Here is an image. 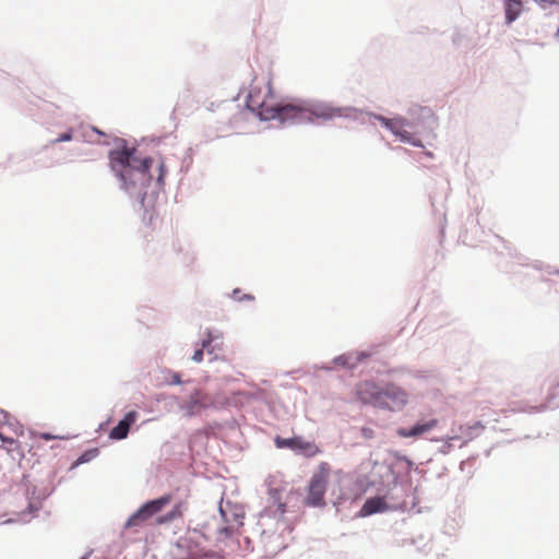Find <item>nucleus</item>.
Wrapping results in <instances>:
<instances>
[{"label": "nucleus", "mask_w": 559, "mask_h": 559, "mask_svg": "<svg viewBox=\"0 0 559 559\" xmlns=\"http://www.w3.org/2000/svg\"><path fill=\"white\" fill-rule=\"evenodd\" d=\"M109 166L128 193L143 194L155 180L158 188L165 185L167 173L163 157L143 156L138 148L123 146L108 154Z\"/></svg>", "instance_id": "obj_1"}, {"label": "nucleus", "mask_w": 559, "mask_h": 559, "mask_svg": "<svg viewBox=\"0 0 559 559\" xmlns=\"http://www.w3.org/2000/svg\"><path fill=\"white\" fill-rule=\"evenodd\" d=\"M247 106L263 120L278 119L282 122L292 121L297 123L310 121L308 108L275 102L271 81H266L263 85L255 82L251 84Z\"/></svg>", "instance_id": "obj_2"}, {"label": "nucleus", "mask_w": 559, "mask_h": 559, "mask_svg": "<svg viewBox=\"0 0 559 559\" xmlns=\"http://www.w3.org/2000/svg\"><path fill=\"white\" fill-rule=\"evenodd\" d=\"M333 477L338 484L345 477L342 471H332L328 462H321L318 469L312 474L309 485L307 487V493L304 503L308 507L322 508L325 507L326 502L324 495L329 479Z\"/></svg>", "instance_id": "obj_3"}, {"label": "nucleus", "mask_w": 559, "mask_h": 559, "mask_svg": "<svg viewBox=\"0 0 559 559\" xmlns=\"http://www.w3.org/2000/svg\"><path fill=\"white\" fill-rule=\"evenodd\" d=\"M24 435V428L17 419L0 408V450L4 449L13 460L23 459L24 450L19 437Z\"/></svg>", "instance_id": "obj_4"}, {"label": "nucleus", "mask_w": 559, "mask_h": 559, "mask_svg": "<svg viewBox=\"0 0 559 559\" xmlns=\"http://www.w3.org/2000/svg\"><path fill=\"white\" fill-rule=\"evenodd\" d=\"M170 501L171 496L165 495L158 499L146 502L128 519L126 527L129 528L142 525L152 516L160 512Z\"/></svg>", "instance_id": "obj_5"}, {"label": "nucleus", "mask_w": 559, "mask_h": 559, "mask_svg": "<svg viewBox=\"0 0 559 559\" xmlns=\"http://www.w3.org/2000/svg\"><path fill=\"white\" fill-rule=\"evenodd\" d=\"M373 117L386 129H389L394 135H396L402 142L409 143L414 146H423L421 141L416 139L411 132L406 130L408 121L405 118L395 117L389 119L380 115H374Z\"/></svg>", "instance_id": "obj_6"}, {"label": "nucleus", "mask_w": 559, "mask_h": 559, "mask_svg": "<svg viewBox=\"0 0 559 559\" xmlns=\"http://www.w3.org/2000/svg\"><path fill=\"white\" fill-rule=\"evenodd\" d=\"M213 400L209 394L201 390L193 391L188 399L183 400L180 405V412L185 417H191L201 413V411L212 407Z\"/></svg>", "instance_id": "obj_7"}, {"label": "nucleus", "mask_w": 559, "mask_h": 559, "mask_svg": "<svg viewBox=\"0 0 559 559\" xmlns=\"http://www.w3.org/2000/svg\"><path fill=\"white\" fill-rule=\"evenodd\" d=\"M382 396L383 404L380 407L390 411L402 409L408 402L407 393L402 388L392 383L382 388Z\"/></svg>", "instance_id": "obj_8"}, {"label": "nucleus", "mask_w": 559, "mask_h": 559, "mask_svg": "<svg viewBox=\"0 0 559 559\" xmlns=\"http://www.w3.org/2000/svg\"><path fill=\"white\" fill-rule=\"evenodd\" d=\"M274 442L278 449L288 448L292 450H299L307 456H314L320 452L319 448L314 443L306 441L301 437L286 439L277 436L275 437Z\"/></svg>", "instance_id": "obj_9"}, {"label": "nucleus", "mask_w": 559, "mask_h": 559, "mask_svg": "<svg viewBox=\"0 0 559 559\" xmlns=\"http://www.w3.org/2000/svg\"><path fill=\"white\" fill-rule=\"evenodd\" d=\"M357 397L365 404L380 407L382 402V388L371 381H364L357 385Z\"/></svg>", "instance_id": "obj_10"}, {"label": "nucleus", "mask_w": 559, "mask_h": 559, "mask_svg": "<svg viewBox=\"0 0 559 559\" xmlns=\"http://www.w3.org/2000/svg\"><path fill=\"white\" fill-rule=\"evenodd\" d=\"M308 109L310 112V121H312L313 118L329 120V119H333L336 117H346L347 116L346 108L332 107L330 105H324V104L314 105Z\"/></svg>", "instance_id": "obj_11"}, {"label": "nucleus", "mask_w": 559, "mask_h": 559, "mask_svg": "<svg viewBox=\"0 0 559 559\" xmlns=\"http://www.w3.org/2000/svg\"><path fill=\"white\" fill-rule=\"evenodd\" d=\"M438 424L437 418H431L425 423H417L412 428H399L396 432L402 438H418L435 429Z\"/></svg>", "instance_id": "obj_12"}, {"label": "nucleus", "mask_w": 559, "mask_h": 559, "mask_svg": "<svg viewBox=\"0 0 559 559\" xmlns=\"http://www.w3.org/2000/svg\"><path fill=\"white\" fill-rule=\"evenodd\" d=\"M136 418L138 413L135 411L127 413L124 418L120 420L119 424L111 429L109 437L115 440H121L127 438L130 427L135 423Z\"/></svg>", "instance_id": "obj_13"}, {"label": "nucleus", "mask_w": 559, "mask_h": 559, "mask_svg": "<svg viewBox=\"0 0 559 559\" xmlns=\"http://www.w3.org/2000/svg\"><path fill=\"white\" fill-rule=\"evenodd\" d=\"M389 506L383 497H372L366 500L358 515L361 518L370 516L378 512H385Z\"/></svg>", "instance_id": "obj_14"}, {"label": "nucleus", "mask_w": 559, "mask_h": 559, "mask_svg": "<svg viewBox=\"0 0 559 559\" xmlns=\"http://www.w3.org/2000/svg\"><path fill=\"white\" fill-rule=\"evenodd\" d=\"M484 429L485 426L480 421H475L468 425H462L459 428L461 435L449 437V440H457L460 437H464L468 440H472L473 438L477 437Z\"/></svg>", "instance_id": "obj_15"}, {"label": "nucleus", "mask_w": 559, "mask_h": 559, "mask_svg": "<svg viewBox=\"0 0 559 559\" xmlns=\"http://www.w3.org/2000/svg\"><path fill=\"white\" fill-rule=\"evenodd\" d=\"M506 21L512 23L522 11L521 0H504Z\"/></svg>", "instance_id": "obj_16"}, {"label": "nucleus", "mask_w": 559, "mask_h": 559, "mask_svg": "<svg viewBox=\"0 0 559 559\" xmlns=\"http://www.w3.org/2000/svg\"><path fill=\"white\" fill-rule=\"evenodd\" d=\"M182 516V503L176 504L170 512L157 519L158 524H164Z\"/></svg>", "instance_id": "obj_17"}, {"label": "nucleus", "mask_w": 559, "mask_h": 559, "mask_svg": "<svg viewBox=\"0 0 559 559\" xmlns=\"http://www.w3.org/2000/svg\"><path fill=\"white\" fill-rule=\"evenodd\" d=\"M213 342V336L211 333L207 334V337L202 341V348H199L194 352L192 356V360L195 362H201L203 359V349L207 348V346Z\"/></svg>", "instance_id": "obj_18"}, {"label": "nucleus", "mask_w": 559, "mask_h": 559, "mask_svg": "<svg viewBox=\"0 0 559 559\" xmlns=\"http://www.w3.org/2000/svg\"><path fill=\"white\" fill-rule=\"evenodd\" d=\"M32 438L33 439L39 438V439L49 441V440L60 439L61 437L55 436V435H51V433H48V432H33L32 433Z\"/></svg>", "instance_id": "obj_19"}, {"label": "nucleus", "mask_w": 559, "mask_h": 559, "mask_svg": "<svg viewBox=\"0 0 559 559\" xmlns=\"http://www.w3.org/2000/svg\"><path fill=\"white\" fill-rule=\"evenodd\" d=\"M71 139H72V133L66 132V133L60 134L56 140L52 141V143L66 142V141H70Z\"/></svg>", "instance_id": "obj_20"}, {"label": "nucleus", "mask_w": 559, "mask_h": 559, "mask_svg": "<svg viewBox=\"0 0 559 559\" xmlns=\"http://www.w3.org/2000/svg\"><path fill=\"white\" fill-rule=\"evenodd\" d=\"M218 534L222 536H225V537H229V536H231L233 531H231V528L224 526L218 530Z\"/></svg>", "instance_id": "obj_21"}, {"label": "nucleus", "mask_w": 559, "mask_h": 559, "mask_svg": "<svg viewBox=\"0 0 559 559\" xmlns=\"http://www.w3.org/2000/svg\"><path fill=\"white\" fill-rule=\"evenodd\" d=\"M535 1L538 2L544 8L556 3V0H535Z\"/></svg>", "instance_id": "obj_22"}, {"label": "nucleus", "mask_w": 559, "mask_h": 559, "mask_svg": "<svg viewBox=\"0 0 559 559\" xmlns=\"http://www.w3.org/2000/svg\"><path fill=\"white\" fill-rule=\"evenodd\" d=\"M238 294H239V290H237V289H236V290H234V297H235L237 300H241V299H242V297H239V296H238Z\"/></svg>", "instance_id": "obj_23"}, {"label": "nucleus", "mask_w": 559, "mask_h": 559, "mask_svg": "<svg viewBox=\"0 0 559 559\" xmlns=\"http://www.w3.org/2000/svg\"><path fill=\"white\" fill-rule=\"evenodd\" d=\"M278 509H280V511H281L282 513H284V512H285V504H282V503H281V504L278 506Z\"/></svg>", "instance_id": "obj_24"}, {"label": "nucleus", "mask_w": 559, "mask_h": 559, "mask_svg": "<svg viewBox=\"0 0 559 559\" xmlns=\"http://www.w3.org/2000/svg\"><path fill=\"white\" fill-rule=\"evenodd\" d=\"M174 382H175V383H180L179 376H175Z\"/></svg>", "instance_id": "obj_25"}, {"label": "nucleus", "mask_w": 559, "mask_h": 559, "mask_svg": "<svg viewBox=\"0 0 559 559\" xmlns=\"http://www.w3.org/2000/svg\"><path fill=\"white\" fill-rule=\"evenodd\" d=\"M243 298H247V299H250V300L253 299V297L249 296V295H245Z\"/></svg>", "instance_id": "obj_26"}, {"label": "nucleus", "mask_w": 559, "mask_h": 559, "mask_svg": "<svg viewBox=\"0 0 559 559\" xmlns=\"http://www.w3.org/2000/svg\"><path fill=\"white\" fill-rule=\"evenodd\" d=\"M82 462L85 461V455H82L81 459H80Z\"/></svg>", "instance_id": "obj_27"}]
</instances>
